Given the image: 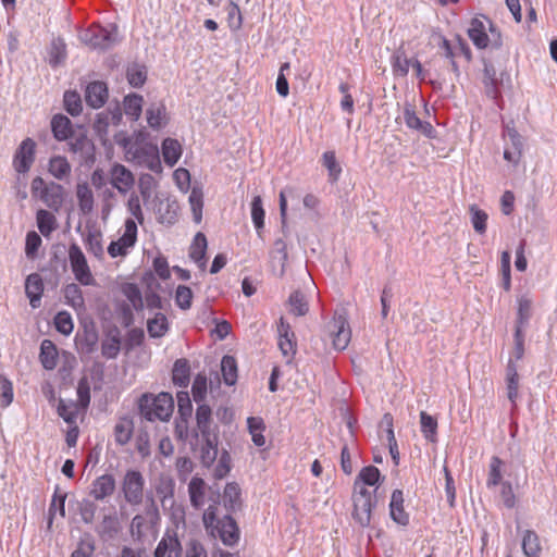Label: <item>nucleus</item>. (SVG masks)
Segmentation results:
<instances>
[{
  "label": "nucleus",
  "mask_w": 557,
  "mask_h": 557,
  "mask_svg": "<svg viewBox=\"0 0 557 557\" xmlns=\"http://www.w3.org/2000/svg\"><path fill=\"white\" fill-rule=\"evenodd\" d=\"M216 507L209 506L203 513L202 520L206 530L214 539H220L226 546H234L239 541V528L230 515L218 518Z\"/></svg>",
  "instance_id": "1"
},
{
  "label": "nucleus",
  "mask_w": 557,
  "mask_h": 557,
  "mask_svg": "<svg viewBox=\"0 0 557 557\" xmlns=\"http://www.w3.org/2000/svg\"><path fill=\"white\" fill-rule=\"evenodd\" d=\"M174 400L171 394L162 392L158 396L145 394L139 399V412L148 421H168L173 413Z\"/></svg>",
  "instance_id": "2"
},
{
  "label": "nucleus",
  "mask_w": 557,
  "mask_h": 557,
  "mask_svg": "<svg viewBox=\"0 0 557 557\" xmlns=\"http://www.w3.org/2000/svg\"><path fill=\"white\" fill-rule=\"evenodd\" d=\"M84 44L92 49L104 51L111 49L117 42V26L111 24L108 27L92 24L81 35Z\"/></svg>",
  "instance_id": "3"
},
{
  "label": "nucleus",
  "mask_w": 557,
  "mask_h": 557,
  "mask_svg": "<svg viewBox=\"0 0 557 557\" xmlns=\"http://www.w3.org/2000/svg\"><path fill=\"white\" fill-rule=\"evenodd\" d=\"M145 478L138 470L129 469L121 482V493L131 506H139L144 500Z\"/></svg>",
  "instance_id": "4"
},
{
  "label": "nucleus",
  "mask_w": 557,
  "mask_h": 557,
  "mask_svg": "<svg viewBox=\"0 0 557 557\" xmlns=\"http://www.w3.org/2000/svg\"><path fill=\"white\" fill-rule=\"evenodd\" d=\"M147 519L151 527H154L160 521L159 508L152 496L147 497L145 515L138 513L131 521L129 532L134 541L140 542L144 539L147 530Z\"/></svg>",
  "instance_id": "5"
},
{
  "label": "nucleus",
  "mask_w": 557,
  "mask_h": 557,
  "mask_svg": "<svg viewBox=\"0 0 557 557\" xmlns=\"http://www.w3.org/2000/svg\"><path fill=\"white\" fill-rule=\"evenodd\" d=\"M325 331L332 338L333 347L336 350L347 348L351 339V330L345 312H335L333 319L325 324Z\"/></svg>",
  "instance_id": "6"
},
{
  "label": "nucleus",
  "mask_w": 557,
  "mask_h": 557,
  "mask_svg": "<svg viewBox=\"0 0 557 557\" xmlns=\"http://www.w3.org/2000/svg\"><path fill=\"white\" fill-rule=\"evenodd\" d=\"M66 141L69 151L77 156L82 164L95 162V145L83 127L76 129Z\"/></svg>",
  "instance_id": "7"
},
{
  "label": "nucleus",
  "mask_w": 557,
  "mask_h": 557,
  "mask_svg": "<svg viewBox=\"0 0 557 557\" xmlns=\"http://www.w3.org/2000/svg\"><path fill=\"white\" fill-rule=\"evenodd\" d=\"M127 156L131 160L135 161L139 165L148 168L150 171L160 172L162 169L159 149L156 145L134 144L127 149Z\"/></svg>",
  "instance_id": "8"
},
{
  "label": "nucleus",
  "mask_w": 557,
  "mask_h": 557,
  "mask_svg": "<svg viewBox=\"0 0 557 557\" xmlns=\"http://www.w3.org/2000/svg\"><path fill=\"white\" fill-rule=\"evenodd\" d=\"M69 260L75 278L84 286L95 284V278L87 263L86 257L76 243H72L69 248Z\"/></svg>",
  "instance_id": "9"
},
{
  "label": "nucleus",
  "mask_w": 557,
  "mask_h": 557,
  "mask_svg": "<svg viewBox=\"0 0 557 557\" xmlns=\"http://www.w3.org/2000/svg\"><path fill=\"white\" fill-rule=\"evenodd\" d=\"M121 121L122 109L119 103L110 106L107 110L97 113L92 128L103 145L109 141L110 125L116 126L121 123Z\"/></svg>",
  "instance_id": "10"
},
{
  "label": "nucleus",
  "mask_w": 557,
  "mask_h": 557,
  "mask_svg": "<svg viewBox=\"0 0 557 557\" xmlns=\"http://www.w3.org/2000/svg\"><path fill=\"white\" fill-rule=\"evenodd\" d=\"M352 500L354 519L361 527H368L371 521L372 508L376 505V500L372 499L371 493L366 487H361L358 492H355Z\"/></svg>",
  "instance_id": "11"
},
{
  "label": "nucleus",
  "mask_w": 557,
  "mask_h": 557,
  "mask_svg": "<svg viewBox=\"0 0 557 557\" xmlns=\"http://www.w3.org/2000/svg\"><path fill=\"white\" fill-rule=\"evenodd\" d=\"M137 242V224L135 220L127 219L124 223V233L117 240H112L108 247L111 258L124 257L129 248Z\"/></svg>",
  "instance_id": "12"
},
{
  "label": "nucleus",
  "mask_w": 557,
  "mask_h": 557,
  "mask_svg": "<svg viewBox=\"0 0 557 557\" xmlns=\"http://www.w3.org/2000/svg\"><path fill=\"white\" fill-rule=\"evenodd\" d=\"M506 143L504 159L510 163L518 164L523 150V138L513 126L506 125L504 129Z\"/></svg>",
  "instance_id": "13"
},
{
  "label": "nucleus",
  "mask_w": 557,
  "mask_h": 557,
  "mask_svg": "<svg viewBox=\"0 0 557 557\" xmlns=\"http://www.w3.org/2000/svg\"><path fill=\"white\" fill-rule=\"evenodd\" d=\"M35 153L36 143L32 138H25L14 153V170L20 174L27 173L35 161Z\"/></svg>",
  "instance_id": "14"
},
{
  "label": "nucleus",
  "mask_w": 557,
  "mask_h": 557,
  "mask_svg": "<svg viewBox=\"0 0 557 557\" xmlns=\"http://www.w3.org/2000/svg\"><path fill=\"white\" fill-rule=\"evenodd\" d=\"M403 119L406 126L413 129L426 138H436V131L430 122L422 121L416 112L413 104L406 102L403 110Z\"/></svg>",
  "instance_id": "15"
},
{
  "label": "nucleus",
  "mask_w": 557,
  "mask_h": 557,
  "mask_svg": "<svg viewBox=\"0 0 557 557\" xmlns=\"http://www.w3.org/2000/svg\"><path fill=\"white\" fill-rule=\"evenodd\" d=\"M183 546L175 530L166 529L158 543L153 557H182Z\"/></svg>",
  "instance_id": "16"
},
{
  "label": "nucleus",
  "mask_w": 557,
  "mask_h": 557,
  "mask_svg": "<svg viewBox=\"0 0 557 557\" xmlns=\"http://www.w3.org/2000/svg\"><path fill=\"white\" fill-rule=\"evenodd\" d=\"M110 183L122 195H126L134 186L133 173L123 164L115 163L110 170Z\"/></svg>",
  "instance_id": "17"
},
{
  "label": "nucleus",
  "mask_w": 557,
  "mask_h": 557,
  "mask_svg": "<svg viewBox=\"0 0 557 557\" xmlns=\"http://www.w3.org/2000/svg\"><path fill=\"white\" fill-rule=\"evenodd\" d=\"M278 333V348L282 351L283 356L287 357V362H290L293 357L296 354V336L293 332L289 323H287L283 318L280 319V323L277 326Z\"/></svg>",
  "instance_id": "18"
},
{
  "label": "nucleus",
  "mask_w": 557,
  "mask_h": 557,
  "mask_svg": "<svg viewBox=\"0 0 557 557\" xmlns=\"http://www.w3.org/2000/svg\"><path fill=\"white\" fill-rule=\"evenodd\" d=\"M109 98L108 85L101 81L90 82L85 88V101L92 109H100Z\"/></svg>",
  "instance_id": "19"
},
{
  "label": "nucleus",
  "mask_w": 557,
  "mask_h": 557,
  "mask_svg": "<svg viewBox=\"0 0 557 557\" xmlns=\"http://www.w3.org/2000/svg\"><path fill=\"white\" fill-rule=\"evenodd\" d=\"M116 483L114 476L106 473L92 481L89 495L96 500H103L113 495Z\"/></svg>",
  "instance_id": "20"
},
{
  "label": "nucleus",
  "mask_w": 557,
  "mask_h": 557,
  "mask_svg": "<svg viewBox=\"0 0 557 557\" xmlns=\"http://www.w3.org/2000/svg\"><path fill=\"white\" fill-rule=\"evenodd\" d=\"M404 493L401 490H394L389 502L391 519L401 527L409 524V513L404 508Z\"/></svg>",
  "instance_id": "21"
},
{
  "label": "nucleus",
  "mask_w": 557,
  "mask_h": 557,
  "mask_svg": "<svg viewBox=\"0 0 557 557\" xmlns=\"http://www.w3.org/2000/svg\"><path fill=\"white\" fill-rule=\"evenodd\" d=\"M44 293L42 278L38 273H32L25 281V294L29 299L32 308L36 309L40 305V299Z\"/></svg>",
  "instance_id": "22"
},
{
  "label": "nucleus",
  "mask_w": 557,
  "mask_h": 557,
  "mask_svg": "<svg viewBox=\"0 0 557 557\" xmlns=\"http://www.w3.org/2000/svg\"><path fill=\"white\" fill-rule=\"evenodd\" d=\"M201 437L200 461L205 467H210L218 457V437L212 433H208L207 436Z\"/></svg>",
  "instance_id": "23"
},
{
  "label": "nucleus",
  "mask_w": 557,
  "mask_h": 557,
  "mask_svg": "<svg viewBox=\"0 0 557 557\" xmlns=\"http://www.w3.org/2000/svg\"><path fill=\"white\" fill-rule=\"evenodd\" d=\"M51 131L58 141L66 140L76 131L71 120L63 114H55L51 120Z\"/></svg>",
  "instance_id": "24"
},
{
  "label": "nucleus",
  "mask_w": 557,
  "mask_h": 557,
  "mask_svg": "<svg viewBox=\"0 0 557 557\" xmlns=\"http://www.w3.org/2000/svg\"><path fill=\"white\" fill-rule=\"evenodd\" d=\"M207 484L203 479L199 476L191 478L188 483V495L190 505L195 509H200L205 505Z\"/></svg>",
  "instance_id": "25"
},
{
  "label": "nucleus",
  "mask_w": 557,
  "mask_h": 557,
  "mask_svg": "<svg viewBox=\"0 0 557 557\" xmlns=\"http://www.w3.org/2000/svg\"><path fill=\"white\" fill-rule=\"evenodd\" d=\"M39 199L50 209L58 211L63 202V187L60 184L50 182L48 188Z\"/></svg>",
  "instance_id": "26"
},
{
  "label": "nucleus",
  "mask_w": 557,
  "mask_h": 557,
  "mask_svg": "<svg viewBox=\"0 0 557 557\" xmlns=\"http://www.w3.org/2000/svg\"><path fill=\"white\" fill-rule=\"evenodd\" d=\"M178 205L175 200L165 199L157 206L158 220L162 224L172 225L177 220Z\"/></svg>",
  "instance_id": "27"
},
{
  "label": "nucleus",
  "mask_w": 557,
  "mask_h": 557,
  "mask_svg": "<svg viewBox=\"0 0 557 557\" xmlns=\"http://www.w3.org/2000/svg\"><path fill=\"white\" fill-rule=\"evenodd\" d=\"M172 381L178 387H187L190 381V364L185 358L177 359L172 369Z\"/></svg>",
  "instance_id": "28"
},
{
  "label": "nucleus",
  "mask_w": 557,
  "mask_h": 557,
  "mask_svg": "<svg viewBox=\"0 0 557 557\" xmlns=\"http://www.w3.org/2000/svg\"><path fill=\"white\" fill-rule=\"evenodd\" d=\"M468 36L478 49L486 48L487 33L485 23L480 18H473L468 28Z\"/></svg>",
  "instance_id": "29"
},
{
  "label": "nucleus",
  "mask_w": 557,
  "mask_h": 557,
  "mask_svg": "<svg viewBox=\"0 0 557 557\" xmlns=\"http://www.w3.org/2000/svg\"><path fill=\"white\" fill-rule=\"evenodd\" d=\"M39 359L46 370H53L58 364L57 346L50 339H44L40 345Z\"/></svg>",
  "instance_id": "30"
},
{
  "label": "nucleus",
  "mask_w": 557,
  "mask_h": 557,
  "mask_svg": "<svg viewBox=\"0 0 557 557\" xmlns=\"http://www.w3.org/2000/svg\"><path fill=\"white\" fill-rule=\"evenodd\" d=\"M133 432H134L133 420L127 417L121 418L114 425L113 434H114L115 443L120 446L126 445L131 441V438L133 436Z\"/></svg>",
  "instance_id": "31"
},
{
  "label": "nucleus",
  "mask_w": 557,
  "mask_h": 557,
  "mask_svg": "<svg viewBox=\"0 0 557 557\" xmlns=\"http://www.w3.org/2000/svg\"><path fill=\"white\" fill-rule=\"evenodd\" d=\"M121 349V336L117 329L112 330L101 343V354L107 359L117 357Z\"/></svg>",
  "instance_id": "32"
},
{
  "label": "nucleus",
  "mask_w": 557,
  "mask_h": 557,
  "mask_svg": "<svg viewBox=\"0 0 557 557\" xmlns=\"http://www.w3.org/2000/svg\"><path fill=\"white\" fill-rule=\"evenodd\" d=\"M162 156L169 166H174L182 156V145L177 139L165 138L162 141Z\"/></svg>",
  "instance_id": "33"
},
{
  "label": "nucleus",
  "mask_w": 557,
  "mask_h": 557,
  "mask_svg": "<svg viewBox=\"0 0 557 557\" xmlns=\"http://www.w3.org/2000/svg\"><path fill=\"white\" fill-rule=\"evenodd\" d=\"M522 550L527 557H540L542 546L537 533L533 530H525L522 535Z\"/></svg>",
  "instance_id": "34"
},
{
  "label": "nucleus",
  "mask_w": 557,
  "mask_h": 557,
  "mask_svg": "<svg viewBox=\"0 0 557 557\" xmlns=\"http://www.w3.org/2000/svg\"><path fill=\"white\" fill-rule=\"evenodd\" d=\"M78 207L83 214H89L94 210V193L87 183L76 186Z\"/></svg>",
  "instance_id": "35"
},
{
  "label": "nucleus",
  "mask_w": 557,
  "mask_h": 557,
  "mask_svg": "<svg viewBox=\"0 0 557 557\" xmlns=\"http://www.w3.org/2000/svg\"><path fill=\"white\" fill-rule=\"evenodd\" d=\"M207 238L202 233H197L190 249V258L200 269L206 268Z\"/></svg>",
  "instance_id": "36"
},
{
  "label": "nucleus",
  "mask_w": 557,
  "mask_h": 557,
  "mask_svg": "<svg viewBox=\"0 0 557 557\" xmlns=\"http://www.w3.org/2000/svg\"><path fill=\"white\" fill-rule=\"evenodd\" d=\"M48 171L53 177L62 181L70 176L71 164L65 157L54 156L49 161Z\"/></svg>",
  "instance_id": "37"
},
{
  "label": "nucleus",
  "mask_w": 557,
  "mask_h": 557,
  "mask_svg": "<svg viewBox=\"0 0 557 557\" xmlns=\"http://www.w3.org/2000/svg\"><path fill=\"white\" fill-rule=\"evenodd\" d=\"M247 428L252 443L258 447H263L265 445V437L263 436L265 423L263 419L260 417H249L247 419Z\"/></svg>",
  "instance_id": "38"
},
{
  "label": "nucleus",
  "mask_w": 557,
  "mask_h": 557,
  "mask_svg": "<svg viewBox=\"0 0 557 557\" xmlns=\"http://www.w3.org/2000/svg\"><path fill=\"white\" fill-rule=\"evenodd\" d=\"M188 202L193 212L194 221L198 224L202 220V208H203V191L200 185H194L191 187Z\"/></svg>",
  "instance_id": "39"
},
{
  "label": "nucleus",
  "mask_w": 557,
  "mask_h": 557,
  "mask_svg": "<svg viewBox=\"0 0 557 557\" xmlns=\"http://www.w3.org/2000/svg\"><path fill=\"white\" fill-rule=\"evenodd\" d=\"M503 466L504 461L497 457L493 456L488 466V474L486 480V486L492 490L498 486L500 483L505 482L503 480Z\"/></svg>",
  "instance_id": "40"
},
{
  "label": "nucleus",
  "mask_w": 557,
  "mask_h": 557,
  "mask_svg": "<svg viewBox=\"0 0 557 557\" xmlns=\"http://www.w3.org/2000/svg\"><path fill=\"white\" fill-rule=\"evenodd\" d=\"M120 532V522L116 516L106 515L99 525L97 527V533L101 537L114 539Z\"/></svg>",
  "instance_id": "41"
},
{
  "label": "nucleus",
  "mask_w": 557,
  "mask_h": 557,
  "mask_svg": "<svg viewBox=\"0 0 557 557\" xmlns=\"http://www.w3.org/2000/svg\"><path fill=\"white\" fill-rule=\"evenodd\" d=\"M483 84L485 87L486 96L492 99H496L499 95V91L497 87L496 71L491 63H484Z\"/></svg>",
  "instance_id": "42"
},
{
  "label": "nucleus",
  "mask_w": 557,
  "mask_h": 557,
  "mask_svg": "<svg viewBox=\"0 0 557 557\" xmlns=\"http://www.w3.org/2000/svg\"><path fill=\"white\" fill-rule=\"evenodd\" d=\"M169 330V322L166 317L158 312L152 319L147 322V331L150 337L160 338L165 335Z\"/></svg>",
  "instance_id": "43"
},
{
  "label": "nucleus",
  "mask_w": 557,
  "mask_h": 557,
  "mask_svg": "<svg viewBox=\"0 0 557 557\" xmlns=\"http://www.w3.org/2000/svg\"><path fill=\"white\" fill-rule=\"evenodd\" d=\"M221 372L226 385L232 386L237 381V362L233 356L225 355L221 360Z\"/></svg>",
  "instance_id": "44"
},
{
  "label": "nucleus",
  "mask_w": 557,
  "mask_h": 557,
  "mask_svg": "<svg viewBox=\"0 0 557 557\" xmlns=\"http://www.w3.org/2000/svg\"><path fill=\"white\" fill-rule=\"evenodd\" d=\"M412 62L413 60L408 59L403 49L396 50L391 58L394 74L401 77L408 75L409 66L412 65Z\"/></svg>",
  "instance_id": "45"
},
{
  "label": "nucleus",
  "mask_w": 557,
  "mask_h": 557,
  "mask_svg": "<svg viewBox=\"0 0 557 557\" xmlns=\"http://www.w3.org/2000/svg\"><path fill=\"white\" fill-rule=\"evenodd\" d=\"M211 416H212V410H211L210 406L199 403L197 410H196V422H197V428H198L201 436H207L208 433H211V431H210Z\"/></svg>",
  "instance_id": "46"
},
{
  "label": "nucleus",
  "mask_w": 557,
  "mask_h": 557,
  "mask_svg": "<svg viewBox=\"0 0 557 557\" xmlns=\"http://www.w3.org/2000/svg\"><path fill=\"white\" fill-rule=\"evenodd\" d=\"M143 97L138 94H131L124 98V112L132 120L137 121L143 111Z\"/></svg>",
  "instance_id": "47"
},
{
  "label": "nucleus",
  "mask_w": 557,
  "mask_h": 557,
  "mask_svg": "<svg viewBox=\"0 0 557 557\" xmlns=\"http://www.w3.org/2000/svg\"><path fill=\"white\" fill-rule=\"evenodd\" d=\"M84 242L89 253H92L99 259L103 257L104 250L102 245V234L100 231H88Z\"/></svg>",
  "instance_id": "48"
},
{
  "label": "nucleus",
  "mask_w": 557,
  "mask_h": 557,
  "mask_svg": "<svg viewBox=\"0 0 557 557\" xmlns=\"http://www.w3.org/2000/svg\"><path fill=\"white\" fill-rule=\"evenodd\" d=\"M64 298L66 300V304L73 307L74 309L85 308L83 292L81 287L75 283L67 284L64 287Z\"/></svg>",
  "instance_id": "49"
},
{
  "label": "nucleus",
  "mask_w": 557,
  "mask_h": 557,
  "mask_svg": "<svg viewBox=\"0 0 557 557\" xmlns=\"http://www.w3.org/2000/svg\"><path fill=\"white\" fill-rule=\"evenodd\" d=\"M37 226L39 232L48 237L57 228L55 216L47 210H39L37 212Z\"/></svg>",
  "instance_id": "50"
},
{
  "label": "nucleus",
  "mask_w": 557,
  "mask_h": 557,
  "mask_svg": "<svg viewBox=\"0 0 557 557\" xmlns=\"http://www.w3.org/2000/svg\"><path fill=\"white\" fill-rule=\"evenodd\" d=\"M322 164L329 172V181L336 183L341 176L342 168L336 160L334 151H325L322 156Z\"/></svg>",
  "instance_id": "51"
},
{
  "label": "nucleus",
  "mask_w": 557,
  "mask_h": 557,
  "mask_svg": "<svg viewBox=\"0 0 557 557\" xmlns=\"http://www.w3.org/2000/svg\"><path fill=\"white\" fill-rule=\"evenodd\" d=\"M64 109L72 116H77L82 113L83 103L81 95L76 90H67L63 96Z\"/></svg>",
  "instance_id": "52"
},
{
  "label": "nucleus",
  "mask_w": 557,
  "mask_h": 557,
  "mask_svg": "<svg viewBox=\"0 0 557 557\" xmlns=\"http://www.w3.org/2000/svg\"><path fill=\"white\" fill-rule=\"evenodd\" d=\"M420 424L421 432L425 440L430 442L436 441V432H437V420L426 413L425 411L420 412Z\"/></svg>",
  "instance_id": "53"
},
{
  "label": "nucleus",
  "mask_w": 557,
  "mask_h": 557,
  "mask_svg": "<svg viewBox=\"0 0 557 557\" xmlns=\"http://www.w3.org/2000/svg\"><path fill=\"white\" fill-rule=\"evenodd\" d=\"M148 125L153 129L162 126V120L165 116V106L162 103H152L146 110Z\"/></svg>",
  "instance_id": "54"
},
{
  "label": "nucleus",
  "mask_w": 557,
  "mask_h": 557,
  "mask_svg": "<svg viewBox=\"0 0 557 557\" xmlns=\"http://www.w3.org/2000/svg\"><path fill=\"white\" fill-rule=\"evenodd\" d=\"M126 77L128 84L134 88L141 87L147 79V71L143 65L134 64L127 69Z\"/></svg>",
  "instance_id": "55"
},
{
  "label": "nucleus",
  "mask_w": 557,
  "mask_h": 557,
  "mask_svg": "<svg viewBox=\"0 0 557 557\" xmlns=\"http://www.w3.org/2000/svg\"><path fill=\"white\" fill-rule=\"evenodd\" d=\"M174 486V481L170 478L161 479L159 484L156 486V493L163 507L166 505L168 500H173Z\"/></svg>",
  "instance_id": "56"
},
{
  "label": "nucleus",
  "mask_w": 557,
  "mask_h": 557,
  "mask_svg": "<svg viewBox=\"0 0 557 557\" xmlns=\"http://www.w3.org/2000/svg\"><path fill=\"white\" fill-rule=\"evenodd\" d=\"M288 302L290 306V311L295 315H298V317L305 315L309 310L306 297L299 290H295L294 293L290 294V296L288 298Z\"/></svg>",
  "instance_id": "57"
},
{
  "label": "nucleus",
  "mask_w": 557,
  "mask_h": 557,
  "mask_svg": "<svg viewBox=\"0 0 557 557\" xmlns=\"http://www.w3.org/2000/svg\"><path fill=\"white\" fill-rule=\"evenodd\" d=\"M264 215L262 199L260 196H255L251 201V219L258 233L264 226Z\"/></svg>",
  "instance_id": "58"
},
{
  "label": "nucleus",
  "mask_w": 557,
  "mask_h": 557,
  "mask_svg": "<svg viewBox=\"0 0 557 557\" xmlns=\"http://www.w3.org/2000/svg\"><path fill=\"white\" fill-rule=\"evenodd\" d=\"M470 215L474 231L479 234H484L486 232V222L488 219L487 213L473 205L470 207Z\"/></svg>",
  "instance_id": "59"
},
{
  "label": "nucleus",
  "mask_w": 557,
  "mask_h": 557,
  "mask_svg": "<svg viewBox=\"0 0 557 557\" xmlns=\"http://www.w3.org/2000/svg\"><path fill=\"white\" fill-rule=\"evenodd\" d=\"M380 478H381V472L376 467L367 466L360 470L358 478L355 482V485H357L360 481L364 485L373 486L379 482Z\"/></svg>",
  "instance_id": "60"
},
{
  "label": "nucleus",
  "mask_w": 557,
  "mask_h": 557,
  "mask_svg": "<svg viewBox=\"0 0 557 557\" xmlns=\"http://www.w3.org/2000/svg\"><path fill=\"white\" fill-rule=\"evenodd\" d=\"M124 295L129 301V306L136 311H140L144 308V300L141 292L135 284H127L123 289Z\"/></svg>",
  "instance_id": "61"
},
{
  "label": "nucleus",
  "mask_w": 557,
  "mask_h": 557,
  "mask_svg": "<svg viewBox=\"0 0 557 557\" xmlns=\"http://www.w3.org/2000/svg\"><path fill=\"white\" fill-rule=\"evenodd\" d=\"M207 375L205 373H198L191 385V393L194 400L199 404L202 403L207 394Z\"/></svg>",
  "instance_id": "62"
},
{
  "label": "nucleus",
  "mask_w": 557,
  "mask_h": 557,
  "mask_svg": "<svg viewBox=\"0 0 557 557\" xmlns=\"http://www.w3.org/2000/svg\"><path fill=\"white\" fill-rule=\"evenodd\" d=\"M49 54H50L49 62L52 66H57L65 60L66 50H65V44H64L63 39L57 38V39L52 40Z\"/></svg>",
  "instance_id": "63"
},
{
  "label": "nucleus",
  "mask_w": 557,
  "mask_h": 557,
  "mask_svg": "<svg viewBox=\"0 0 557 557\" xmlns=\"http://www.w3.org/2000/svg\"><path fill=\"white\" fill-rule=\"evenodd\" d=\"M54 326L63 335H70L73 332L74 323L67 311H60L54 317Z\"/></svg>",
  "instance_id": "64"
}]
</instances>
